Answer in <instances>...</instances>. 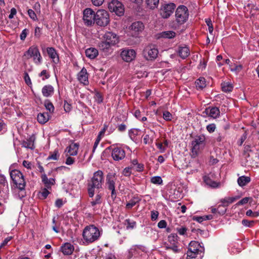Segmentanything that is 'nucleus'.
<instances>
[{
    "instance_id": "bb28decb",
    "label": "nucleus",
    "mask_w": 259,
    "mask_h": 259,
    "mask_svg": "<svg viewBox=\"0 0 259 259\" xmlns=\"http://www.w3.org/2000/svg\"><path fill=\"white\" fill-rule=\"evenodd\" d=\"M85 53L86 56L90 59H95L99 54L98 50L94 48L87 49Z\"/></svg>"
},
{
    "instance_id": "cd10ccee",
    "label": "nucleus",
    "mask_w": 259,
    "mask_h": 259,
    "mask_svg": "<svg viewBox=\"0 0 259 259\" xmlns=\"http://www.w3.org/2000/svg\"><path fill=\"white\" fill-rule=\"evenodd\" d=\"M61 250L64 254L69 255L71 254L73 250V246L69 243H66L61 246Z\"/></svg>"
},
{
    "instance_id": "9d476101",
    "label": "nucleus",
    "mask_w": 259,
    "mask_h": 259,
    "mask_svg": "<svg viewBox=\"0 0 259 259\" xmlns=\"http://www.w3.org/2000/svg\"><path fill=\"white\" fill-rule=\"evenodd\" d=\"M116 176L115 173L109 172L107 175L106 176V185L107 188L111 191V197L112 198H115L116 196V193L115 191V181L116 180Z\"/></svg>"
},
{
    "instance_id": "4d7b16f0",
    "label": "nucleus",
    "mask_w": 259,
    "mask_h": 259,
    "mask_svg": "<svg viewBox=\"0 0 259 259\" xmlns=\"http://www.w3.org/2000/svg\"><path fill=\"white\" fill-rule=\"evenodd\" d=\"M95 98L96 102L98 103H101L103 101L102 96L101 94L100 93H99V92H97L96 93Z\"/></svg>"
},
{
    "instance_id": "9b49d317",
    "label": "nucleus",
    "mask_w": 259,
    "mask_h": 259,
    "mask_svg": "<svg viewBox=\"0 0 259 259\" xmlns=\"http://www.w3.org/2000/svg\"><path fill=\"white\" fill-rule=\"evenodd\" d=\"M83 20L85 25L91 26L95 22L96 13L91 8H86L83 12Z\"/></svg>"
},
{
    "instance_id": "ddd939ff",
    "label": "nucleus",
    "mask_w": 259,
    "mask_h": 259,
    "mask_svg": "<svg viewBox=\"0 0 259 259\" xmlns=\"http://www.w3.org/2000/svg\"><path fill=\"white\" fill-rule=\"evenodd\" d=\"M176 5L172 3H164L162 5L160 14L163 18H168L174 12Z\"/></svg>"
},
{
    "instance_id": "864d4df0",
    "label": "nucleus",
    "mask_w": 259,
    "mask_h": 259,
    "mask_svg": "<svg viewBox=\"0 0 259 259\" xmlns=\"http://www.w3.org/2000/svg\"><path fill=\"white\" fill-rule=\"evenodd\" d=\"M215 128H216V126L214 123L209 124L208 125H207L206 126V130L210 133H213V132H214Z\"/></svg>"
},
{
    "instance_id": "f03ea898",
    "label": "nucleus",
    "mask_w": 259,
    "mask_h": 259,
    "mask_svg": "<svg viewBox=\"0 0 259 259\" xmlns=\"http://www.w3.org/2000/svg\"><path fill=\"white\" fill-rule=\"evenodd\" d=\"M102 234V232L95 226L92 225L86 226L82 232V237L84 242L89 244L98 240Z\"/></svg>"
},
{
    "instance_id": "0eeeda50",
    "label": "nucleus",
    "mask_w": 259,
    "mask_h": 259,
    "mask_svg": "<svg viewBox=\"0 0 259 259\" xmlns=\"http://www.w3.org/2000/svg\"><path fill=\"white\" fill-rule=\"evenodd\" d=\"M24 56L27 59L33 58L34 62L37 65H39L41 63L42 57L38 48L36 46H32L30 47L28 50L25 52Z\"/></svg>"
},
{
    "instance_id": "37998d69",
    "label": "nucleus",
    "mask_w": 259,
    "mask_h": 259,
    "mask_svg": "<svg viewBox=\"0 0 259 259\" xmlns=\"http://www.w3.org/2000/svg\"><path fill=\"white\" fill-rule=\"evenodd\" d=\"M139 130L137 128H132L128 131V135L132 140H133L138 135Z\"/></svg>"
},
{
    "instance_id": "412c9836",
    "label": "nucleus",
    "mask_w": 259,
    "mask_h": 259,
    "mask_svg": "<svg viewBox=\"0 0 259 259\" xmlns=\"http://www.w3.org/2000/svg\"><path fill=\"white\" fill-rule=\"evenodd\" d=\"M9 185L6 177L0 175V193L1 192L8 194L9 193Z\"/></svg>"
},
{
    "instance_id": "aec40b11",
    "label": "nucleus",
    "mask_w": 259,
    "mask_h": 259,
    "mask_svg": "<svg viewBox=\"0 0 259 259\" xmlns=\"http://www.w3.org/2000/svg\"><path fill=\"white\" fill-rule=\"evenodd\" d=\"M79 144L72 143L66 147L65 152L67 153L66 156H75L77 154Z\"/></svg>"
},
{
    "instance_id": "c85d7f7f",
    "label": "nucleus",
    "mask_w": 259,
    "mask_h": 259,
    "mask_svg": "<svg viewBox=\"0 0 259 259\" xmlns=\"http://www.w3.org/2000/svg\"><path fill=\"white\" fill-rule=\"evenodd\" d=\"M41 180L45 187L48 189L51 188V186L55 184V179L53 178L48 179L46 174L41 176Z\"/></svg>"
},
{
    "instance_id": "774afa93",
    "label": "nucleus",
    "mask_w": 259,
    "mask_h": 259,
    "mask_svg": "<svg viewBox=\"0 0 259 259\" xmlns=\"http://www.w3.org/2000/svg\"><path fill=\"white\" fill-rule=\"evenodd\" d=\"M23 165L28 169H31L32 164L28 161L24 160L23 161Z\"/></svg>"
},
{
    "instance_id": "7ed1b4c3",
    "label": "nucleus",
    "mask_w": 259,
    "mask_h": 259,
    "mask_svg": "<svg viewBox=\"0 0 259 259\" xmlns=\"http://www.w3.org/2000/svg\"><path fill=\"white\" fill-rule=\"evenodd\" d=\"M204 248L196 241H191L189 245L187 252V259H192L198 257L201 259L204 253Z\"/></svg>"
},
{
    "instance_id": "5fc2aeb1",
    "label": "nucleus",
    "mask_w": 259,
    "mask_h": 259,
    "mask_svg": "<svg viewBox=\"0 0 259 259\" xmlns=\"http://www.w3.org/2000/svg\"><path fill=\"white\" fill-rule=\"evenodd\" d=\"M171 117V114L168 111H164L163 113V117L165 120H170Z\"/></svg>"
},
{
    "instance_id": "8fccbe9b",
    "label": "nucleus",
    "mask_w": 259,
    "mask_h": 259,
    "mask_svg": "<svg viewBox=\"0 0 259 259\" xmlns=\"http://www.w3.org/2000/svg\"><path fill=\"white\" fill-rule=\"evenodd\" d=\"M205 22L207 24V25L208 27V31L210 34H212L213 30V25L211 22V21L209 19H205Z\"/></svg>"
},
{
    "instance_id": "4be33fe9",
    "label": "nucleus",
    "mask_w": 259,
    "mask_h": 259,
    "mask_svg": "<svg viewBox=\"0 0 259 259\" xmlns=\"http://www.w3.org/2000/svg\"><path fill=\"white\" fill-rule=\"evenodd\" d=\"M77 78L80 82L84 85L89 83L88 74L86 69L83 68L77 74Z\"/></svg>"
},
{
    "instance_id": "20e7f679",
    "label": "nucleus",
    "mask_w": 259,
    "mask_h": 259,
    "mask_svg": "<svg viewBox=\"0 0 259 259\" xmlns=\"http://www.w3.org/2000/svg\"><path fill=\"white\" fill-rule=\"evenodd\" d=\"M9 171L13 186L20 191L24 190L26 186V182L23 174L18 169L11 170V168H10Z\"/></svg>"
},
{
    "instance_id": "13d9d810",
    "label": "nucleus",
    "mask_w": 259,
    "mask_h": 259,
    "mask_svg": "<svg viewBox=\"0 0 259 259\" xmlns=\"http://www.w3.org/2000/svg\"><path fill=\"white\" fill-rule=\"evenodd\" d=\"M131 173V168L129 167H125L122 171V174L126 177H129Z\"/></svg>"
},
{
    "instance_id": "2f4dec72",
    "label": "nucleus",
    "mask_w": 259,
    "mask_h": 259,
    "mask_svg": "<svg viewBox=\"0 0 259 259\" xmlns=\"http://www.w3.org/2000/svg\"><path fill=\"white\" fill-rule=\"evenodd\" d=\"M150 133L146 135L143 138V142L145 145L152 143L153 141L154 135L155 134V133L152 130H150Z\"/></svg>"
},
{
    "instance_id": "423d86ee",
    "label": "nucleus",
    "mask_w": 259,
    "mask_h": 259,
    "mask_svg": "<svg viewBox=\"0 0 259 259\" xmlns=\"http://www.w3.org/2000/svg\"><path fill=\"white\" fill-rule=\"evenodd\" d=\"M189 15L188 8L185 6H180L176 11V20L178 24H183L188 20Z\"/></svg>"
},
{
    "instance_id": "5701e85b",
    "label": "nucleus",
    "mask_w": 259,
    "mask_h": 259,
    "mask_svg": "<svg viewBox=\"0 0 259 259\" xmlns=\"http://www.w3.org/2000/svg\"><path fill=\"white\" fill-rule=\"evenodd\" d=\"M47 52L49 56L52 59L54 63L57 64L59 61L58 53L56 50L53 47H49L47 49Z\"/></svg>"
},
{
    "instance_id": "58836bf2",
    "label": "nucleus",
    "mask_w": 259,
    "mask_h": 259,
    "mask_svg": "<svg viewBox=\"0 0 259 259\" xmlns=\"http://www.w3.org/2000/svg\"><path fill=\"white\" fill-rule=\"evenodd\" d=\"M160 37L165 38H172L175 37L176 33L173 31H163L160 34Z\"/></svg>"
},
{
    "instance_id": "0e129e2a",
    "label": "nucleus",
    "mask_w": 259,
    "mask_h": 259,
    "mask_svg": "<svg viewBox=\"0 0 259 259\" xmlns=\"http://www.w3.org/2000/svg\"><path fill=\"white\" fill-rule=\"evenodd\" d=\"M47 188H44L42 189L41 192V196L43 197V198L45 199L47 197L49 194L50 193L49 191L48 190Z\"/></svg>"
},
{
    "instance_id": "1a4fd4ad",
    "label": "nucleus",
    "mask_w": 259,
    "mask_h": 259,
    "mask_svg": "<svg viewBox=\"0 0 259 259\" xmlns=\"http://www.w3.org/2000/svg\"><path fill=\"white\" fill-rule=\"evenodd\" d=\"M158 54V51L156 47L153 45L147 46L144 49L143 55L144 57L148 61L155 59Z\"/></svg>"
},
{
    "instance_id": "4c0bfd02",
    "label": "nucleus",
    "mask_w": 259,
    "mask_h": 259,
    "mask_svg": "<svg viewBox=\"0 0 259 259\" xmlns=\"http://www.w3.org/2000/svg\"><path fill=\"white\" fill-rule=\"evenodd\" d=\"M141 199L138 197H134L126 204L127 209H131L137 203L140 201Z\"/></svg>"
},
{
    "instance_id": "f257e3e1",
    "label": "nucleus",
    "mask_w": 259,
    "mask_h": 259,
    "mask_svg": "<svg viewBox=\"0 0 259 259\" xmlns=\"http://www.w3.org/2000/svg\"><path fill=\"white\" fill-rule=\"evenodd\" d=\"M103 181V172L99 170L95 172L91 179V182L88 185V192L90 198H93L95 192L102 189V182Z\"/></svg>"
},
{
    "instance_id": "de8ad7c7",
    "label": "nucleus",
    "mask_w": 259,
    "mask_h": 259,
    "mask_svg": "<svg viewBox=\"0 0 259 259\" xmlns=\"http://www.w3.org/2000/svg\"><path fill=\"white\" fill-rule=\"evenodd\" d=\"M246 214L247 216L251 217L253 218H256L259 216V212L254 211L253 212L251 209H248L246 212Z\"/></svg>"
},
{
    "instance_id": "ea45409f",
    "label": "nucleus",
    "mask_w": 259,
    "mask_h": 259,
    "mask_svg": "<svg viewBox=\"0 0 259 259\" xmlns=\"http://www.w3.org/2000/svg\"><path fill=\"white\" fill-rule=\"evenodd\" d=\"M204 181L207 185L212 188H217L219 184L215 181L211 180L209 178L205 176L204 177Z\"/></svg>"
},
{
    "instance_id": "6ab92c4d",
    "label": "nucleus",
    "mask_w": 259,
    "mask_h": 259,
    "mask_svg": "<svg viewBox=\"0 0 259 259\" xmlns=\"http://www.w3.org/2000/svg\"><path fill=\"white\" fill-rule=\"evenodd\" d=\"M208 116L216 119L220 115V111L219 108L216 107H209L205 109L204 112Z\"/></svg>"
},
{
    "instance_id": "2eb2a0df",
    "label": "nucleus",
    "mask_w": 259,
    "mask_h": 259,
    "mask_svg": "<svg viewBox=\"0 0 259 259\" xmlns=\"http://www.w3.org/2000/svg\"><path fill=\"white\" fill-rule=\"evenodd\" d=\"M204 137L203 136H199L196 137L192 142V152L193 156H195L197 155L200 146L204 143Z\"/></svg>"
},
{
    "instance_id": "e2e57ef3",
    "label": "nucleus",
    "mask_w": 259,
    "mask_h": 259,
    "mask_svg": "<svg viewBox=\"0 0 259 259\" xmlns=\"http://www.w3.org/2000/svg\"><path fill=\"white\" fill-rule=\"evenodd\" d=\"M64 110L66 112H68L71 109V105L70 104L68 103L67 101H65L64 104Z\"/></svg>"
},
{
    "instance_id": "603ef678",
    "label": "nucleus",
    "mask_w": 259,
    "mask_h": 259,
    "mask_svg": "<svg viewBox=\"0 0 259 259\" xmlns=\"http://www.w3.org/2000/svg\"><path fill=\"white\" fill-rule=\"evenodd\" d=\"M226 207H223L222 204L219 205L218 207V213L220 215H223L226 211Z\"/></svg>"
},
{
    "instance_id": "dca6fc26",
    "label": "nucleus",
    "mask_w": 259,
    "mask_h": 259,
    "mask_svg": "<svg viewBox=\"0 0 259 259\" xmlns=\"http://www.w3.org/2000/svg\"><path fill=\"white\" fill-rule=\"evenodd\" d=\"M111 156L115 161H120L125 157V152L121 147H116L112 149Z\"/></svg>"
},
{
    "instance_id": "b1692460",
    "label": "nucleus",
    "mask_w": 259,
    "mask_h": 259,
    "mask_svg": "<svg viewBox=\"0 0 259 259\" xmlns=\"http://www.w3.org/2000/svg\"><path fill=\"white\" fill-rule=\"evenodd\" d=\"M35 140V137L34 135H32L28 139H26V140H24L22 142V147L26 148L33 149L34 148V143Z\"/></svg>"
},
{
    "instance_id": "c03bdc74",
    "label": "nucleus",
    "mask_w": 259,
    "mask_h": 259,
    "mask_svg": "<svg viewBox=\"0 0 259 259\" xmlns=\"http://www.w3.org/2000/svg\"><path fill=\"white\" fill-rule=\"evenodd\" d=\"M45 106L47 110L50 112H53L54 111V107L53 104L49 100H46L45 102Z\"/></svg>"
},
{
    "instance_id": "f3484780",
    "label": "nucleus",
    "mask_w": 259,
    "mask_h": 259,
    "mask_svg": "<svg viewBox=\"0 0 259 259\" xmlns=\"http://www.w3.org/2000/svg\"><path fill=\"white\" fill-rule=\"evenodd\" d=\"M136 52L133 49H125L122 51L120 54L121 57L125 62H129L133 60L136 57Z\"/></svg>"
},
{
    "instance_id": "c756f323",
    "label": "nucleus",
    "mask_w": 259,
    "mask_h": 259,
    "mask_svg": "<svg viewBox=\"0 0 259 259\" xmlns=\"http://www.w3.org/2000/svg\"><path fill=\"white\" fill-rule=\"evenodd\" d=\"M94 198H93L92 201H91V204L92 206H95L96 205L100 204L102 203V194L100 192V190H98Z\"/></svg>"
},
{
    "instance_id": "6e6552de",
    "label": "nucleus",
    "mask_w": 259,
    "mask_h": 259,
    "mask_svg": "<svg viewBox=\"0 0 259 259\" xmlns=\"http://www.w3.org/2000/svg\"><path fill=\"white\" fill-rule=\"evenodd\" d=\"M109 15L107 11L99 10L96 13L95 22L100 26H106L109 23Z\"/></svg>"
},
{
    "instance_id": "6e6d98bb",
    "label": "nucleus",
    "mask_w": 259,
    "mask_h": 259,
    "mask_svg": "<svg viewBox=\"0 0 259 259\" xmlns=\"http://www.w3.org/2000/svg\"><path fill=\"white\" fill-rule=\"evenodd\" d=\"M159 212L156 210H152L151 212V219L152 221H156L158 217Z\"/></svg>"
},
{
    "instance_id": "f8f14e48",
    "label": "nucleus",
    "mask_w": 259,
    "mask_h": 259,
    "mask_svg": "<svg viewBox=\"0 0 259 259\" xmlns=\"http://www.w3.org/2000/svg\"><path fill=\"white\" fill-rule=\"evenodd\" d=\"M129 33L134 37H138L144 29L143 23L140 21L133 22L129 26Z\"/></svg>"
},
{
    "instance_id": "a18cd8bd",
    "label": "nucleus",
    "mask_w": 259,
    "mask_h": 259,
    "mask_svg": "<svg viewBox=\"0 0 259 259\" xmlns=\"http://www.w3.org/2000/svg\"><path fill=\"white\" fill-rule=\"evenodd\" d=\"M59 157V154L58 150H55L53 153H50V155L48 157V160H57L58 159Z\"/></svg>"
},
{
    "instance_id": "09e8293b",
    "label": "nucleus",
    "mask_w": 259,
    "mask_h": 259,
    "mask_svg": "<svg viewBox=\"0 0 259 259\" xmlns=\"http://www.w3.org/2000/svg\"><path fill=\"white\" fill-rule=\"evenodd\" d=\"M28 15L30 17V18L32 19L33 21L37 20V18L36 15L34 11L32 9H29L28 10Z\"/></svg>"
},
{
    "instance_id": "4468645a",
    "label": "nucleus",
    "mask_w": 259,
    "mask_h": 259,
    "mask_svg": "<svg viewBox=\"0 0 259 259\" xmlns=\"http://www.w3.org/2000/svg\"><path fill=\"white\" fill-rule=\"evenodd\" d=\"M108 8L111 12H114L120 16L123 15L124 8L121 2L117 0H112L108 4Z\"/></svg>"
},
{
    "instance_id": "473e14b6",
    "label": "nucleus",
    "mask_w": 259,
    "mask_h": 259,
    "mask_svg": "<svg viewBox=\"0 0 259 259\" xmlns=\"http://www.w3.org/2000/svg\"><path fill=\"white\" fill-rule=\"evenodd\" d=\"M237 199H238V197H225L221 199V202L223 207H226L229 204L234 202Z\"/></svg>"
},
{
    "instance_id": "a211bd4d",
    "label": "nucleus",
    "mask_w": 259,
    "mask_h": 259,
    "mask_svg": "<svg viewBox=\"0 0 259 259\" xmlns=\"http://www.w3.org/2000/svg\"><path fill=\"white\" fill-rule=\"evenodd\" d=\"M104 39L111 46H114L118 42V37L112 32H107L104 35Z\"/></svg>"
},
{
    "instance_id": "a878e982",
    "label": "nucleus",
    "mask_w": 259,
    "mask_h": 259,
    "mask_svg": "<svg viewBox=\"0 0 259 259\" xmlns=\"http://www.w3.org/2000/svg\"><path fill=\"white\" fill-rule=\"evenodd\" d=\"M178 53L180 57L183 59L188 57L190 53L189 48L186 46L180 47L178 49Z\"/></svg>"
},
{
    "instance_id": "680f3d73",
    "label": "nucleus",
    "mask_w": 259,
    "mask_h": 259,
    "mask_svg": "<svg viewBox=\"0 0 259 259\" xmlns=\"http://www.w3.org/2000/svg\"><path fill=\"white\" fill-rule=\"evenodd\" d=\"M167 225V223L165 220H161L157 225V226L160 229L165 228Z\"/></svg>"
},
{
    "instance_id": "c9c22d12",
    "label": "nucleus",
    "mask_w": 259,
    "mask_h": 259,
    "mask_svg": "<svg viewBox=\"0 0 259 259\" xmlns=\"http://www.w3.org/2000/svg\"><path fill=\"white\" fill-rule=\"evenodd\" d=\"M196 86L198 89L202 90L206 87L205 79L203 77H200L197 79L196 82Z\"/></svg>"
},
{
    "instance_id": "a19ab883",
    "label": "nucleus",
    "mask_w": 259,
    "mask_h": 259,
    "mask_svg": "<svg viewBox=\"0 0 259 259\" xmlns=\"http://www.w3.org/2000/svg\"><path fill=\"white\" fill-rule=\"evenodd\" d=\"M159 2V0H146L147 6L151 9L157 8Z\"/></svg>"
},
{
    "instance_id": "393cba45",
    "label": "nucleus",
    "mask_w": 259,
    "mask_h": 259,
    "mask_svg": "<svg viewBox=\"0 0 259 259\" xmlns=\"http://www.w3.org/2000/svg\"><path fill=\"white\" fill-rule=\"evenodd\" d=\"M41 92L44 97H49L53 95L54 89L51 85H46L42 88Z\"/></svg>"
},
{
    "instance_id": "69168bd1",
    "label": "nucleus",
    "mask_w": 259,
    "mask_h": 259,
    "mask_svg": "<svg viewBox=\"0 0 259 259\" xmlns=\"http://www.w3.org/2000/svg\"><path fill=\"white\" fill-rule=\"evenodd\" d=\"M249 199H250L249 197H244L243 199H242L241 200H240L237 203V204L239 205L245 204L248 202Z\"/></svg>"
},
{
    "instance_id": "72a5a7b5",
    "label": "nucleus",
    "mask_w": 259,
    "mask_h": 259,
    "mask_svg": "<svg viewBox=\"0 0 259 259\" xmlns=\"http://www.w3.org/2000/svg\"><path fill=\"white\" fill-rule=\"evenodd\" d=\"M250 180V178L249 177L241 176L238 178L237 182L240 187H243L249 183Z\"/></svg>"
},
{
    "instance_id": "e433bc0d",
    "label": "nucleus",
    "mask_w": 259,
    "mask_h": 259,
    "mask_svg": "<svg viewBox=\"0 0 259 259\" xmlns=\"http://www.w3.org/2000/svg\"><path fill=\"white\" fill-rule=\"evenodd\" d=\"M222 89L224 92H230L232 91L233 86L229 82H224L222 83Z\"/></svg>"
},
{
    "instance_id": "79ce46f5",
    "label": "nucleus",
    "mask_w": 259,
    "mask_h": 259,
    "mask_svg": "<svg viewBox=\"0 0 259 259\" xmlns=\"http://www.w3.org/2000/svg\"><path fill=\"white\" fill-rule=\"evenodd\" d=\"M125 225L127 229H134L136 225V222L132 221L130 219H126L125 221Z\"/></svg>"
},
{
    "instance_id": "49530a36",
    "label": "nucleus",
    "mask_w": 259,
    "mask_h": 259,
    "mask_svg": "<svg viewBox=\"0 0 259 259\" xmlns=\"http://www.w3.org/2000/svg\"><path fill=\"white\" fill-rule=\"evenodd\" d=\"M162 182L161 178L159 176L153 177L151 179V182L154 184L161 185Z\"/></svg>"
},
{
    "instance_id": "3c124183",
    "label": "nucleus",
    "mask_w": 259,
    "mask_h": 259,
    "mask_svg": "<svg viewBox=\"0 0 259 259\" xmlns=\"http://www.w3.org/2000/svg\"><path fill=\"white\" fill-rule=\"evenodd\" d=\"M242 224L243 226L247 227H251L253 224V221H248L247 220H243L242 221Z\"/></svg>"
},
{
    "instance_id": "338daca9",
    "label": "nucleus",
    "mask_w": 259,
    "mask_h": 259,
    "mask_svg": "<svg viewBox=\"0 0 259 259\" xmlns=\"http://www.w3.org/2000/svg\"><path fill=\"white\" fill-rule=\"evenodd\" d=\"M178 232L181 235H184L186 234L187 229L186 227H181L178 228Z\"/></svg>"
},
{
    "instance_id": "f704fd0d",
    "label": "nucleus",
    "mask_w": 259,
    "mask_h": 259,
    "mask_svg": "<svg viewBox=\"0 0 259 259\" xmlns=\"http://www.w3.org/2000/svg\"><path fill=\"white\" fill-rule=\"evenodd\" d=\"M111 46H112L110 45L109 42H107L105 40L104 41H101L98 44L99 48L104 52H107Z\"/></svg>"
},
{
    "instance_id": "39448f33",
    "label": "nucleus",
    "mask_w": 259,
    "mask_h": 259,
    "mask_svg": "<svg viewBox=\"0 0 259 259\" xmlns=\"http://www.w3.org/2000/svg\"><path fill=\"white\" fill-rule=\"evenodd\" d=\"M167 242L164 243L163 247L166 250H171L174 253H178L180 252V250L179 248L178 244V236L176 234H170L167 238Z\"/></svg>"
},
{
    "instance_id": "7c9ffc66",
    "label": "nucleus",
    "mask_w": 259,
    "mask_h": 259,
    "mask_svg": "<svg viewBox=\"0 0 259 259\" xmlns=\"http://www.w3.org/2000/svg\"><path fill=\"white\" fill-rule=\"evenodd\" d=\"M49 118L50 115L46 112L39 113L37 117L38 122L42 124L46 123L49 120Z\"/></svg>"
},
{
    "instance_id": "bf43d9fd",
    "label": "nucleus",
    "mask_w": 259,
    "mask_h": 259,
    "mask_svg": "<svg viewBox=\"0 0 259 259\" xmlns=\"http://www.w3.org/2000/svg\"><path fill=\"white\" fill-rule=\"evenodd\" d=\"M67 157L65 163L67 165H71L74 163L75 161L74 158H72L71 156H66Z\"/></svg>"
},
{
    "instance_id": "052dcab7",
    "label": "nucleus",
    "mask_w": 259,
    "mask_h": 259,
    "mask_svg": "<svg viewBox=\"0 0 259 259\" xmlns=\"http://www.w3.org/2000/svg\"><path fill=\"white\" fill-rule=\"evenodd\" d=\"M28 30L27 29H24L22 30L21 33L20 34V39L22 40H24L28 34Z\"/></svg>"
}]
</instances>
